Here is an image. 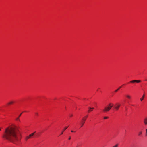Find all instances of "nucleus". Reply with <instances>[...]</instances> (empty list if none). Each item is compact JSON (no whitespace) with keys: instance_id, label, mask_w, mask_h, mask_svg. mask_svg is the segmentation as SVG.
<instances>
[{"instance_id":"f257e3e1","label":"nucleus","mask_w":147,"mask_h":147,"mask_svg":"<svg viewBox=\"0 0 147 147\" xmlns=\"http://www.w3.org/2000/svg\"><path fill=\"white\" fill-rule=\"evenodd\" d=\"M19 127L15 125H11L5 129L2 137L14 143L20 140Z\"/></svg>"},{"instance_id":"f03ea898","label":"nucleus","mask_w":147,"mask_h":147,"mask_svg":"<svg viewBox=\"0 0 147 147\" xmlns=\"http://www.w3.org/2000/svg\"><path fill=\"white\" fill-rule=\"evenodd\" d=\"M113 105V103H109L107 106L105 107L103 109V112L106 113L109 111L111 109Z\"/></svg>"},{"instance_id":"7ed1b4c3","label":"nucleus","mask_w":147,"mask_h":147,"mask_svg":"<svg viewBox=\"0 0 147 147\" xmlns=\"http://www.w3.org/2000/svg\"><path fill=\"white\" fill-rule=\"evenodd\" d=\"M87 117L88 116L87 115L82 119V121L80 123L81 127H82L83 126L84 124L85 123V121Z\"/></svg>"},{"instance_id":"20e7f679","label":"nucleus","mask_w":147,"mask_h":147,"mask_svg":"<svg viewBox=\"0 0 147 147\" xmlns=\"http://www.w3.org/2000/svg\"><path fill=\"white\" fill-rule=\"evenodd\" d=\"M120 106V104L118 103H117L115 105L114 107L115 109L116 110H118Z\"/></svg>"},{"instance_id":"39448f33","label":"nucleus","mask_w":147,"mask_h":147,"mask_svg":"<svg viewBox=\"0 0 147 147\" xmlns=\"http://www.w3.org/2000/svg\"><path fill=\"white\" fill-rule=\"evenodd\" d=\"M140 82V80H136L131 81H130V82L131 83L136 82V83H138Z\"/></svg>"},{"instance_id":"423d86ee","label":"nucleus","mask_w":147,"mask_h":147,"mask_svg":"<svg viewBox=\"0 0 147 147\" xmlns=\"http://www.w3.org/2000/svg\"><path fill=\"white\" fill-rule=\"evenodd\" d=\"M144 124L145 125H147V117L145 118L144 119Z\"/></svg>"},{"instance_id":"0eeeda50","label":"nucleus","mask_w":147,"mask_h":147,"mask_svg":"<svg viewBox=\"0 0 147 147\" xmlns=\"http://www.w3.org/2000/svg\"><path fill=\"white\" fill-rule=\"evenodd\" d=\"M35 132L33 133L30 134L29 135V137L31 138L35 134Z\"/></svg>"},{"instance_id":"6e6552de","label":"nucleus","mask_w":147,"mask_h":147,"mask_svg":"<svg viewBox=\"0 0 147 147\" xmlns=\"http://www.w3.org/2000/svg\"><path fill=\"white\" fill-rule=\"evenodd\" d=\"M89 108L90 109L88 111V112H89L90 111H92V110L94 109V108L93 107L91 108L89 107Z\"/></svg>"},{"instance_id":"1a4fd4ad","label":"nucleus","mask_w":147,"mask_h":147,"mask_svg":"<svg viewBox=\"0 0 147 147\" xmlns=\"http://www.w3.org/2000/svg\"><path fill=\"white\" fill-rule=\"evenodd\" d=\"M68 127H66L64 128V129H63V131H62L61 133V135L62 134H63L64 131H65L66 129H67V128H68Z\"/></svg>"},{"instance_id":"9d476101","label":"nucleus","mask_w":147,"mask_h":147,"mask_svg":"<svg viewBox=\"0 0 147 147\" xmlns=\"http://www.w3.org/2000/svg\"><path fill=\"white\" fill-rule=\"evenodd\" d=\"M126 96L129 99H130L131 98V96L129 94H127L126 95Z\"/></svg>"},{"instance_id":"9b49d317","label":"nucleus","mask_w":147,"mask_h":147,"mask_svg":"<svg viewBox=\"0 0 147 147\" xmlns=\"http://www.w3.org/2000/svg\"><path fill=\"white\" fill-rule=\"evenodd\" d=\"M142 134V131H140L138 133V136H140Z\"/></svg>"},{"instance_id":"f8f14e48","label":"nucleus","mask_w":147,"mask_h":147,"mask_svg":"<svg viewBox=\"0 0 147 147\" xmlns=\"http://www.w3.org/2000/svg\"><path fill=\"white\" fill-rule=\"evenodd\" d=\"M144 96L145 94H144L142 97L141 98H140V100L141 101H142L143 100L144 97Z\"/></svg>"},{"instance_id":"ddd939ff","label":"nucleus","mask_w":147,"mask_h":147,"mask_svg":"<svg viewBox=\"0 0 147 147\" xmlns=\"http://www.w3.org/2000/svg\"><path fill=\"white\" fill-rule=\"evenodd\" d=\"M14 102L13 101H11L10 102H9L8 104H7V105H11L13 103H14Z\"/></svg>"},{"instance_id":"4468645a","label":"nucleus","mask_w":147,"mask_h":147,"mask_svg":"<svg viewBox=\"0 0 147 147\" xmlns=\"http://www.w3.org/2000/svg\"><path fill=\"white\" fill-rule=\"evenodd\" d=\"M30 138V137H29V136H27L26 138H25V139L26 140H27L28 139H29Z\"/></svg>"},{"instance_id":"2eb2a0df","label":"nucleus","mask_w":147,"mask_h":147,"mask_svg":"<svg viewBox=\"0 0 147 147\" xmlns=\"http://www.w3.org/2000/svg\"><path fill=\"white\" fill-rule=\"evenodd\" d=\"M16 121H19V122H20V120L19 119V117H18L16 119Z\"/></svg>"},{"instance_id":"dca6fc26","label":"nucleus","mask_w":147,"mask_h":147,"mask_svg":"<svg viewBox=\"0 0 147 147\" xmlns=\"http://www.w3.org/2000/svg\"><path fill=\"white\" fill-rule=\"evenodd\" d=\"M121 87H120L119 88H118V89H117V90H116L115 91V92H117L118 91V90L119 89L121 88Z\"/></svg>"},{"instance_id":"f3484780","label":"nucleus","mask_w":147,"mask_h":147,"mask_svg":"<svg viewBox=\"0 0 147 147\" xmlns=\"http://www.w3.org/2000/svg\"><path fill=\"white\" fill-rule=\"evenodd\" d=\"M108 118V117H105L104 118V119H106Z\"/></svg>"},{"instance_id":"a211bd4d","label":"nucleus","mask_w":147,"mask_h":147,"mask_svg":"<svg viewBox=\"0 0 147 147\" xmlns=\"http://www.w3.org/2000/svg\"><path fill=\"white\" fill-rule=\"evenodd\" d=\"M35 115H36V116H38V113L37 112H36L35 113Z\"/></svg>"},{"instance_id":"6ab92c4d","label":"nucleus","mask_w":147,"mask_h":147,"mask_svg":"<svg viewBox=\"0 0 147 147\" xmlns=\"http://www.w3.org/2000/svg\"><path fill=\"white\" fill-rule=\"evenodd\" d=\"M125 109H126V110H127V107H125Z\"/></svg>"},{"instance_id":"aec40b11","label":"nucleus","mask_w":147,"mask_h":147,"mask_svg":"<svg viewBox=\"0 0 147 147\" xmlns=\"http://www.w3.org/2000/svg\"><path fill=\"white\" fill-rule=\"evenodd\" d=\"M146 135H147V129H146Z\"/></svg>"},{"instance_id":"412c9836","label":"nucleus","mask_w":147,"mask_h":147,"mask_svg":"<svg viewBox=\"0 0 147 147\" xmlns=\"http://www.w3.org/2000/svg\"><path fill=\"white\" fill-rule=\"evenodd\" d=\"M22 114V113H21V114H20L19 115V116L18 117H20V116H21V115Z\"/></svg>"},{"instance_id":"4be33fe9","label":"nucleus","mask_w":147,"mask_h":147,"mask_svg":"<svg viewBox=\"0 0 147 147\" xmlns=\"http://www.w3.org/2000/svg\"><path fill=\"white\" fill-rule=\"evenodd\" d=\"M71 139V138L70 137L69 138V140H70V139Z\"/></svg>"},{"instance_id":"5701e85b","label":"nucleus","mask_w":147,"mask_h":147,"mask_svg":"<svg viewBox=\"0 0 147 147\" xmlns=\"http://www.w3.org/2000/svg\"><path fill=\"white\" fill-rule=\"evenodd\" d=\"M72 116H73L72 115V114H71V115H70V117H71Z\"/></svg>"},{"instance_id":"b1692460","label":"nucleus","mask_w":147,"mask_h":147,"mask_svg":"<svg viewBox=\"0 0 147 147\" xmlns=\"http://www.w3.org/2000/svg\"><path fill=\"white\" fill-rule=\"evenodd\" d=\"M71 132H74V131H73L71 130Z\"/></svg>"},{"instance_id":"393cba45","label":"nucleus","mask_w":147,"mask_h":147,"mask_svg":"<svg viewBox=\"0 0 147 147\" xmlns=\"http://www.w3.org/2000/svg\"><path fill=\"white\" fill-rule=\"evenodd\" d=\"M145 81H147V79L145 80Z\"/></svg>"},{"instance_id":"a878e982","label":"nucleus","mask_w":147,"mask_h":147,"mask_svg":"<svg viewBox=\"0 0 147 147\" xmlns=\"http://www.w3.org/2000/svg\"><path fill=\"white\" fill-rule=\"evenodd\" d=\"M1 128H0V131H1Z\"/></svg>"}]
</instances>
